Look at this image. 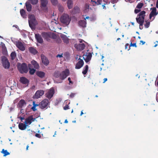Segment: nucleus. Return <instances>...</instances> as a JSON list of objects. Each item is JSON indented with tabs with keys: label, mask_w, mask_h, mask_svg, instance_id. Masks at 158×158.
<instances>
[{
	"label": "nucleus",
	"mask_w": 158,
	"mask_h": 158,
	"mask_svg": "<svg viewBox=\"0 0 158 158\" xmlns=\"http://www.w3.org/2000/svg\"><path fill=\"white\" fill-rule=\"evenodd\" d=\"M52 37L54 39H56V35L55 34H52Z\"/></svg>",
	"instance_id": "nucleus-52"
},
{
	"label": "nucleus",
	"mask_w": 158,
	"mask_h": 158,
	"mask_svg": "<svg viewBox=\"0 0 158 158\" xmlns=\"http://www.w3.org/2000/svg\"><path fill=\"white\" fill-rule=\"evenodd\" d=\"M58 10L60 12H62L64 11V8L61 6H58Z\"/></svg>",
	"instance_id": "nucleus-41"
},
{
	"label": "nucleus",
	"mask_w": 158,
	"mask_h": 158,
	"mask_svg": "<svg viewBox=\"0 0 158 158\" xmlns=\"http://www.w3.org/2000/svg\"><path fill=\"white\" fill-rule=\"evenodd\" d=\"M68 80L69 81V84H73V82L71 81V78L69 77L68 78Z\"/></svg>",
	"instance_id": "nucleus-53"
},
{
	"label": "nucleus",
	"mask_w": 158,
	"mask_h": 158,
	"mask_svg": "<svg viewBox=\"0 0 158 158\" xmlns=\"http://www.w3.org/2000/svg\"><path fill=\"white\" fill-rule=\"evenodd\" d=\"M89 18V16H87L85 18V21L86 19H88Z\"/></svg>",
	"instance_id": "nucleus-63"
},
{
	"label": "nucleus",
	"mask_w": 158,
	"mask_h": 158,
	"mask_svg": "<svg viewBox=\"0 0 158 158\" xmlns=\"http://www.w3.org/2000/svg\"><path fill=\"white\" fill-rule=\"evenodd\" d=\"M130 46L129 44H126L125 45V49L127 50H129L130 49Z\"/></svg>",
	"instance_id": "nucleus-40"
},
{
	"label": "nucleus",
	"mask_w": 158,
	"mask_h": 158,
	"mask_svg": "<svg viewBox=\"0 0 158 158\" xmlns=\"http://www.w3.org/2000/svg\"><path fill=\"white\" fill-rule=\"evenodd\" d=\"M1 152L4 154V156L10 154V153L7 152V150H5L4 149H2Z\"/></svg>",
	"instance_id": "nucleus-33"
},
{
	"label": "nucleus",
	"mask_w": 158,
	"mask_h": 158,
	"mask_svg": "<svg viewBox=\"0 0 158 158\" xmlns=\"http://www.w3.org/2000/svg\"><path fill=\"white\" fill-rule=\"evenodd\" d=\"M60 21L65 26H68L71 21V17L67 14H63L60 17Z\"/></svg>",
	"instance_id": "nucleus-1"
},
{
	"label": "nucleus",
	"mask_w": 158,
	"mask_h": 158,
	"mask_svg": "<svg viewBox=\"0 0 158 158\" xmlns=\"http://www.w3.org/2000/svg\"><path fill=\"white\" fill-rule=\"evenodd\" d=\"M31 109L33 111H35L37 110V109H36V107L33 106L31 107Z\"/></svg>",
	"instance_id": "nucleus-50"
},
{
	"label": "nucleus",
	"mask_w": 158,
	"mask_h": 158,
	"mask_svg": "<svg viewBox=\"0 0 158 158\" xmlns=\"http://www.w3.org/2000/svg\"><path fill=\"white\" fill-rule=\"evenodd\" d=\"M62 55H63V54H58L56 56V57H59L60 58L62 57H63Z\"/></svg>",
	"instance_id": "nucleus-54"
},
{
	"label": "nucleus",
	"mask_w": 158,
	"mask_h": 158,
	"mask_svg": "<svg viewBox=\"0 0 158 158\" xmlns=\"http://www.w3.org/2000/svg\"><path fill=\"white\" fill-rule=\"evenodd\" d=\"M140 43H142V45L144 44L145 43V42H144L143 40H140Z\"/></svg>",
	"instance_id": "nucleus-58"
},
{
	"label": "nucleus",
	"mask_w": 158,
	"mask_h": 158,
	"mask_svg": "<svg viewBox=\"0 0 158 158\" xmlns=\"http://www.w3.org/2000/svg\"><path fill=\"white\" fill-rule=\"evenodd\" d=\"M130 46L135 47L136 48L137 47L136 43H134L133 44L131 43L130 44Z\"/></svg>",
	"instance_id": "nucleus-46"
},
{
	"label": "nucleus",
	"mask_w": 158,
	"mask_h": 158,
	"mask_svg": "<svg viewBox=\"0 0 158 158\" xmlns=\"http://www.w3.org/2000/svg\"><path fill=\"white\" fill-rule=\"evenodd\" d=\"M89 69V66L88 65H86L83 68L82 73L84 75L86 74Z\"/></svg>",
	"instance_id": "nucleus-30"
},
{
	"label": "nucleus",
	"mask_w": 158,
	"mask_h": 158,
	"mask_svg": "<svg viewBox=\"0 0 158 158\" xmlns=\"http://www.w3.org/2000/svg\"><path fill=\"white\" fill-rule=\"evenodd\" d=\"M143 3H139L136 6V8L138 9H141L143 6Z\"/></svg>",
	"instance_id": "nucleus-37"
},
{
	"label": "nucleus",
	"mask_w": 158,
	"mask_h": 158,
	"mask_svg": "<svg viewBox=\"0 0 158 158\" xmlns=\"http://www.w3.org/2000/svg\"><path fill=\"white\" fill-rule=\"evenodd\" d=\"M102 0H97V5H100L102 2Z\"/></svg>",
	"instance_id": "nucleus-47"
},
{
	"label": "nucleus",
	"mask_w": 158,
	"mask_h": 158,
	"mask_svg": "<svg viewBox=\"0 0 158 158\" xmlns=\"http://www.w3.org/2000/svg\"><path fill=\"white\" fill-rule=\"evenodd\" d=\"M51 2L52 4L54 5H56L58 3L57 0H51Z\"/></svg>",
	"instance_id": "nucleus-39"
},
{
	"label": "nucleus",
	"mask_w": 158,
	"mask_h": 158,
	"mask_svg": "<svg viewBox=\"0 0 158 158\" xmlns=\"http://www.w3.org/2000/svg\"><path fill=\"white\" fill-rule=\"evenodd\" d=\"M118 0H111V2L114 4L117 3L118 2Z\"/></svg>",
	"instance_id": "nucleus-45"
},
{
	"label": "nucleus",
	"mask_w": 158,
	"mask_h": 158,
	"mask_svg": "<svg viewBox=\"0 0 158 158\" xmlns=\"http://www.w3.org/2000/svg\"><path fill=\"white\" fill-rule=\"evenodd\" d=\"M146 12L144 11H141L139 14L138 16L139 17H145V15Z\"/></svg>",
	"instance_id": "nucleus-35"
},
{
	"label": "nucleus",
	"mask_w": 158,
	"mask_h": 158,
	"mask_svg": "<svg viewBox=\"0 0 158 158\" xmlns=\"http://www.w3.org/2000/svg\"><path fill=\"white\" fill-rule=\"evenodd\" d=\"M150 22H147L146 23L144 24V27L146 28H148L150 25Z\"/></svg>",
	"instance_id": "nucleus-42"
},
{
	"label": "nucleus",
	"mask_w": 158,
	"mask_h": 158,
	"mask_svg": "<svg viewBox=\"0 0 158 158\" xmlns=\"http://www.w3.org/2000/svg\"><path fill=\"white\" fill-rule=\"evenodd\" d=\"M41 58L42 61L44 64L46 66L48 65L49 63V61L47 58L45 56L42 55L41 56Z\"/></svg>",
	"instance_id": "nucleus-16"
},
{
	"label": "nucleus",
	"mask_w": 158,
	"mask_h": 158,
	"mask_svg": "<svg viewBox=\"0 0 158 158\" xmlns=\"http://www.w3.org/2000/svg\"><path fill=\"white\" fill-rule=\"evenodd\" d=\"M60 37L62 39L64 42L67 44L69 42V39L67 38L66 35L62 34L60 35Z\"/></svg>",
	"instance_id": "nucleus-21"
},
{
	"label": "nucleus",
	"mask_w": 158,
	"mask_h": 158,
	"mask_svg": "<svg viewBox=\"0 0 158 158\" xmlns=\"http://www.w3.org/2000/svg\"><path fill=\"white\" fill-rule=\"evenodd\" d=\"M16 45L20 50L22 51H23L25 50V48L23 45V44L20 41L16 42Z\"/></svg>",
	"instance_id": "nucleus-11"
},
{
	"label": "nucleus",
	"mask_w": 158,
	"mask_h": 158,
	"mask_svg": "<svg viewBox=\"0 0 158 158\" xmlns=\"http://www.w3.org/2000/svg\"><path fill=\"white\" fill-rule=\"evenodd\" d=\"M35 136L38 138H40L41 137L40 135L38 133H36L35 135Z\"/></svg>",
	"instance_id": "nucleus-49"
},
{
	"label": "nucleus",
	"mask_w": 158,
	"mask_h": 158,
	"mask_svg": "<svg viewBox=\"0 0 158 158\" xmlns=\"http://www.w3.org/2000/svg\"><path fill=\"white\" fill-rule=\"evenodd\" d=\"M18 69L20 73H27L28 72L27 65L24 63H23L21 64L18 65Z\"/></svg>",
	"instance_id": "nucleus-3"
},
{
	"label": "nucleus",
	"mask_w": 158,
	"mask_h": 158,
	"mask_svg": "<svg viewBox=\"0 0 158 158\" xmlns=\"http://www.w3.org/2000/svg\"><path fill=\"white\" fill-rule=\"evenodd\" d=\"M31 63L35 69H38L39 68L40 66L39 64L35 60H32L31 62Z\"/></svg>",
	"instance_id": "nucleus-25"
},
{
	"label": "nucleus",
	"mask_w": 158,
	"mask_h": 158,
	"mask_svg": "<svg viewBox=\"0 0 158 158\" xmlns=\"http://www.w3.org/2000/svg\"><path fill=\"white\" fill-rule=\"evenodd\" d=\"M105 5H106V4H104L102 6V7H103V9H106V7L105 6Z\"/></svg>",
	"instance_id": "nucleus-59"
},
{
	"label": "nucleus",
	"mask_w": 158,
	"mask_h": 158,
	"mask_svg": "<svg viewBox=\"0 0 158 158\" xmlns=\"http://www.w3.org/2000/svg\"><path fill=\"white\" fill-rule=\"evenodd\" d=\"M74 94H73V93H71V94L70 95V97H71V98H73L74 97Z\"/></svg>",
	"instance_id": "nucleus-55"
},
{
	"label": "nucleus",
	"mask_w": 158,
	"mask_h": 158,
	"mask_svg": "<svg viewBox=\"0 0 158 158\" xmlns=\"http://www.w3.org/2000/svg\"><path fill=\"white\" fill-rule=\"evenodd\" d=\"M49 101L47 99H45L40 103V108L43 109H47Z\"/></svg>",
	"instance_id": "nucleus-5"
},
{
	"label": "nucleus",
	"mask_w": 158,
	"mask_h": 158,
	"mask_svg": "<svg viewBox=\"0 0 158 158\" xmlns=\"http://www.w3.org/2000/svg\"><path fill=\"white\" fill-rule=\"evenodd\" d=\"M83 110H82L81 111V114H80V116H81L83 114H84L83 113Z\"/></svg>",
	"instance_id": "nucleus-62"
},
{
	"label": "nucleus",
	"mask_w": 158,
	"mask_h": 158,
	"mask_svg": "<svg viewBox=\"0 0 158 158\" xmlns=\"http://www.w3.org/2000/svg\"><path fill=\"white\" fill-rule=\"evenodd\" d=\"M145 17H139L136 18V20L138 23H141V24H143L144 21Z\"/></svg>",
	"instance_id": "nucleus-22"
},
{
	"label": "nucleus",
	"mask_w": 158,
	"mask_h": 158,
	"mask_svg": "<svg viewBox=\"0 0 158 158\" xmlns=\"http://www.w3.org/2000/svg\"><path fill=\"white\" fill-rule=\"evenodd\" d=\"M67 5L69 9H71L73 6V0H68Z\"/></svg>",
	"instance_id": "nucleus-28"
},
{
	"label": "nucleus",
	"mask_w": 158,
	"mask_h": 158,
	"mask_svg": "<svg viewBox=\"0 0 158 158\" xmlns=\"http://www.w3.org/2000/svg\"><path fill=\"white\" fill-rule=\"evenodd\" d=\"M35 119V118H33V115H31L26 118L24 123L28 126V125L31 124L32 122H34Z\"/></svg>",
	"instance_id": "nucleus-8"
},
{
	"label": "nucleus",
	"mask_w": 158,
	"mask_h": 158,
	"mask_svg": "<svg viewBox=\"0 0 158 158\" xmlns=\"http://www.w3.org/2000/svg\"><path fill=\"white\" fill-rule=\"evenodd\" d=\"M64 123H68V120H67V119H65V121H64Z\"/></svg>",
	"instance_id": "nucleus-64"
},
{
	"label": "nucleus",
	"mask_w": 158,
	"mask_h": 158,
	"mask_svg": "<svg viewBox=\"0 0 158 158\" xmlns=\"http://www.w3.org/2000/svg\"><path fill=\"white\" fill-rule=\"evenodd\" d=\"M139 29H142L143 28V24H141V23H139Z\"/></svg>",
	"instance_id": "nucleus-51"
},
{
	"label": "nucleus",
	"mask_w": 158,
	"mask_h": 158,
	"mask_svg": "<svg viewBox=\"0 0 158 158\" xmlns=\"http://www.w3.org/2000/svg\"><path fill=\"white\" fill-rule=\"evenodd\" d=\"M35 37L37 40V41L40 44L43 42V40L41 35L39 34H36L35 35Z\"/></svg>",
	"instance_id": "nucleus-15"
},
{
	"label": "nucleus",
	"mask_w": 158,
	"mask_h": 158,
	"mask_svg": "<svg viewBox=\"0 0 158 158\" xmlns=\"http://www.w3.org/2000/svg\"><path fill=\"white\" fill-rule=\"evenodd\" d=\"M152 10L149 15V19H151L152 17H153V19L155 18V17L158 14V12H156V9L155 7H153L151 9Z\"/></svg>",
	"instance_id": "nucleus-10"
},
{
	"label": "nucleus",
	"mask_w": 158,
	"mask_h": 158,
	"mask_svg": "<svg viewBox=\"0 0 158 158\" xmlns=\"http://www.w3.org/2000/svg\"><path fill=\"white\" fill-rule=\"evenodd\" d=\"M107 78H105L103 79V83H105L106 81H107Z\"/></svg>",
	"instance_id": "nucleus-56"
},
{
	"label": "nucleus",
	"mask_w": 158,
	"mask_h": 158,
	"mask_svg": "<svg viewBox=\"0 0 158 158\" xmlns=\"http://www.w3.org/2000/svg\"><path fill=\"white\" fill-rule=\"evenodd\" d=\"M156 8H158V1L157 0L156 3Z\"/></svg>",
	"instance_id": "nucleus-60"
},
{
	"label": "nucleus",
	"mask_w": 158,
	"mask_h": 158,
	"mask_svg": "<svg viewBox=\"0 0 158 158\" xmlns=\"http://www.w3.org/2000/svg\"><path fill=\"white\" fill-rule=\"evenodd\" d=\"M79 61L76 64L75 66V69H79L81 68L84 65V62L83 60L80 58L78 59Z\"/></svg>",
	"instance_id": "nucleus-12"
},
{
	"label": "nucleus",
	"mask_w": 158,
	"mask_h": 158,
	"mask_svg": "<svg viewBox=\"0 0 158 158\" xmlns=\"http://www.w3.org/2000/svg\"><path fill=\"white\" fill-rule=\"evenodd\" d=\"M20 13L22 17L23 18H26V12L24 10L22 9L20 10Z\"/></svg>",
	"instance_id": "nucleus-32"
},
{
	"label": "nucleus",
	"mask_w": 158,
	"mask_h": 158,
	"mask_svg": "<svg viewBox=\"0 0 158 158\" xmlns=\"http://www.w3.org/2000/svg\"><path fill=\"white\" fill-rule=\"evenodd\" d=\"M41 5L42 7H45L46 6L48 3V0H40Z\"/></svg>",
	"instance_id": "nucleus-27"
},
{
	"label": "nucleus",
	"mask_w": 158,
	"mask_h": 158,
	"mask_svg": "<svg viewBox=\"0 0 158 158\" xmlns=\"http://www.w3.org/2000/svg\"><path fill=\"white\" fill-rule=\"evenodd\" d=\"M85 56H86V57L84 60L86 62H88L91 59L92 56V54L90 52L86 53Z\"/></svg>",
	"instance_id": "nucleus-20"
},
{
	"label": "nucleus",
	"mask_w": 158,
	"mask_h": 158,
	"mask_svg": "<svg viewBox=\"0 0 158 158\" xmlns=\"http://www.w3.org/2000/svg\"><path fill=\"white\" fill-rule=\"evenodd\" d=\"M20 81L21 83L23 84L27 85V86L28 85L29 82L28 79L23 77H21L20 78Z\"/></svg>",
	"instance_id": "nucleus-14"
},
{
	"label": "nucleus",
	"mask_w": 158,
	"mask_h": 158,
	"mask_svg": "<svg viewBox=\"0 0 158 158\" xmlns=\"http://www.w3.org/2000/svg\"><path fill=\"white\" fill-rule=\"evenodd\" d=\"M91 0V2H93L94 3L95 5H97V2L95 1H93L92 0Z\"/></svg>",
	"instance_id": "nucleus-57"
},
{
	"label": "nucleus",
	"mask_w": 158,
	"mask_h": 158,
	"mask_svg": "<svg viewBox=\"0 0 158 158\" xmlns=\"http://www.w3.org/2000/svg\"><path fill=\"white\" fill-rule=\"evenodd\" d=\"M28 22L29 26L32 28L35 26L37 24L35 17L33 15H30L29 17Z\"/></svg>",
	"instance_id": "nucleus-2"
},
{
	"label": "nucleus",
	"mask_w": 158,
	"mask_h": 158,
	"mask_svg": "<svg viewBox=\"0 0 158 158\" xmlns=\"http://www.w3.org/2000/svg\"><path fill=\"white\" fill-rule=\"evenodd\" d=\"M78 24L79 27L85 28L86 27V22L85 20H81L79 21Z\"/></svg>",
	"instance_id": "nucleus-17"
},
{
	"label": "nucleus",
	"mask_w": 158,
	"mask_h": 158,
	"mask_svg": "<svg viewBox=\"0 0 158 158\" xmlns=\"http://www.w3.org/2000/svg\"><path fill=\"white\" fill-rule=\"evenodd\" d=\"M36 74L39 77L42 78L44 77L45 73L43 72L38 71L36 72Z\"/></svg>",
	"instance_id": "nucleus-26"
},
{
	"label": "nucleus",
	"mask_w": 158,
	"mask_h": 158,
	"mask_svg": "<svg viewBox=\"0 0 158 158\" xmlns=\"http://www.w3.org/2000/svg\"><path fill=\"white\" fill-rule=\"evenodd\" d=\"M44 92L43 90H38L36 91L35 94L33 96V98L35 99H38L44 94Z\"/></svg>",
	"instance_id": "nucleus-9"
},
{
	"label": "nucleus",
	"mask_w": 158,
	"mask_h": 158,
	"mask_svg": "<svg viewBox=\"0 0 158 158\" xmlns=\"http://www.w3.org/2000/svg\"><path fill=\"white\" fill-rule=\"evenodd\" d=\"M1 59L3 67L5 69H9L10 66V63L7 58L5 56H2Z\"/></svg>",
	"instance_id": "nucleus-4"
},
{
	"label": "nucleus",
	"mask_w": 158,
	"mask_h": 158,
	"mask_svg": "<svg viewBox=\"0 0 158 158\" xmlns=\"http://www.w3.org/2000/svg\"><path fill=\"white\" fill-rule=\"evenodd\" d=\"M42 35L43 37L47 41H49L50 40V37L48 33L43 32L42 33Z\"/></svg>",
	"instance_id": "nucleus-23"
},
{
	"label": "nucleus",
	"mask_w": 158,
	"mask_h": 158,
	"mask_svg": "<svg viewBox=\"0 0 158 158\" xmlns=\"http://www.w3.org/2000/svg\"><path fill=\"white\" fill-rule=\"evenodd\" d=\"M26 102L23 99L21 100L19 102L18 106L20 108H22L24 106H26Z\"/></svg>",
	"instance_id": "nucleus-18"
},
{
	"label": "nucleus",
	"mask_w": 158,
	"mask_h": 158,
	"mask_svg": "<svg viewBox=\"0 0 158 158\" xmlns=\"http://www.w3.org/2000/svg\"><path fill=\"white\" fill-rule=\"evenodd\" d=\"M25 4L27 10L28 12L31 11V4L27 2Z\"/></svg>",
	"instance_id": "nucleus-29"
},
{
	"label": "nucleus",
	"mask_w": 158,
	"mask_h": 158,
	"mask_svg": "<svg viewBox=\"0 0 158 158\" xmlns=\"http://www.w3.org/2000/svg\"><path fill=\"white\" fill-rule=\"evenodd\" d=\"M33 5L36 4L38 2V0H28Z\"/></svg>",
	"instance_id": "nucleus-36"
},
{
	"label": "nucleus",
	"mask_w": 158,
	"mask_h": 158,
	"mask_svg": "<svg viewBox=\"0 0 158 158\" xmlns=\"http://www.w3.org/2000/svg\"><path fill=\"white\" fill-rule=\"evenodd\" d=\"M69 71L68 69H66L60 73V79L62 81L65 79L69 74Z\"/></svg>",
	"instance_id": "nucleus-6"
},
{
	"label": "nucleus",
	"mask_w": 158,
	"mask_h": 158,
	"mask_svg": "<svg viewBox=\"0 0 158 158\" xmlns=\"http://www.w3.org/2000/svg\"><path fill=\"white\" fill-rule=\"evenodd\" d=\"M74 47L78 50H82L85 48V45L84 43L78 44H75Z\"/></svg>",
	"instance_id": "nucleus-13"
},
{
	"label": "nucleus",
	"mask_w": 158,
	"mask_h": 158,
	"mask_svg": "<svg viewBox=\"0 0 158 158\" xmlns=\"http://www.w3.org/2000/svg\"><path fill=\"white\" fill-rule=\"evenodd\" d=\"M140 11V9H135V13L136 14H137Z\"/></svg>",
	"instance_id": "nucleus-48"
},
{
	"label": "nucleus",
	"mask_w": 158,
	"mask_h": 158,
	"mask_svg": "<svg viewBox=\"0 0 158 158\" xmlns=\"http://www.w3.org/2000/svg\"><path fill=\"white\" fill-rule=\"evenodd\" d=\"M69 106L68 105H66L65 106H64L63 109L64 110H66L69 109Z\"/></svg>",
	"instance_id": "nucleus-44"
},
{
	"label": "nucleus",
	"mask_w": 158,
	"mask_h": 158,
	"mask_svg": "<svg viewBox=\"0 0 158 158\" xmlns=\"http://www.w3.org/2000/svg\"><path fill=\"white\" fill-rule=\"evenodd\" d=\"M18 127L19 129L21 130H23L27 128V125L25 123L24 124L23 123H20L18 125Z\"/></svg>",
	"instance_id": "nucleus-19"
},
{
	"label": "nucleus",
	"mask_w": 158,
	"mask_h": 158,
	"mask_svg": "<svg viewBox=\"0 0 158 158\" xmlns=\"http://www.w3.org/2000/svg\"><path fill=\"white\" fill-rule=\"evenodd\" d=\"M28 50L31 53L34 55L36 54L38 52L37 50L33 47H30L29 48Z\"/></svg>",
	"instance_id": "nucleus-24"
},
{
	"label": "nucleus",
	"mask_w": 158,
	"mask_h": 158,
	"mask_svg": "<svg viewBox=\"0 0 158 158\" xmlns=\"http://www.w3.org/2000/svg\"><path fill=\"white\" fill-rule=\"evenodd\" d=\"M55 90L53 88H51L45 94L46 97L50 99L53 96Z\"/></svg>",
	"instance_id": "nucleus-7"
},
{
	"label": "nucleus",
	"mask_w": 158,
	"mask_h": 158,
	"mask_svg": "<svg viewBox=\"0 0 158 158\" xmlns=\"http://www.w3.org/2000/svg\"><path fill=\"white\" fill-rule=\"evenodd\" d=\"M29 69L30 70L29 71L30 74L31 75L34 74L35 71V70L33 69H31L30 68H29Z\"/></svg>",
	"instance_id": "nucleus-38"
},
{
	"label": "nucleus",
	"mask_w": 158,
	"mask_h": 158,
	"mask_svg": "<svg viewBox=\"0 0 158 158\" xmlns=\"http://www.w3.org/2000/svg\"><path fill=\"white\" fill-rule=\"evenodd\" d=\"M10 56L12 60L15 59L16 56V54L15 52H12L10 54Z\"/></svg>",
	"instance_id": "nucleus-34"
},
{
	"label": "nucleus",
	"mask_w": 158,
	"mask_h": 158,
	"mask_svg": "<svg viewBox=\"0 0 158 158\" xmlns=\"http://www.w3.org/2000/svg\"><path fill=\"white\" fill-rule=\"evenodd\" d=\"M53 76L56 78L59 77L60 79V73L58 71H55L53 73Z\"/></svg>",
	"instance_id": "nucleus-31"
},
{
	"label": "nucleus",
	"mask_w": 158,
	"mask_h": 158,
	"mask_svg": "<svg viewBox=\"0 0 158 158\" xmlns=\"http://www.w3.org/2000/svg\"><path fill=\"white\" fill-rule=\"evenodd\" d=\"M79 42L80 43H82V42L84 41V40H83L81 39H79Z\"/></svg>",
	"instance_id": "nucleus-61"
},
{
	"label": "nucleus",
	"mask_w": 158,
	"mask_h": 158,
	"mask_svg": "<svg viewBox=\"0 0 158 158\" xmlns=\"http://www.w3.org/2000/svg\"><path fill=\"white\" fill-rule=\"evenodd\" d=\"M32 103L33 106H35V107H36L37 106H39V107H40V103L39 104H35V101L33 102Z\"/></svg>",
	"instance_id": "nucleus-43"
}]
</instances>
